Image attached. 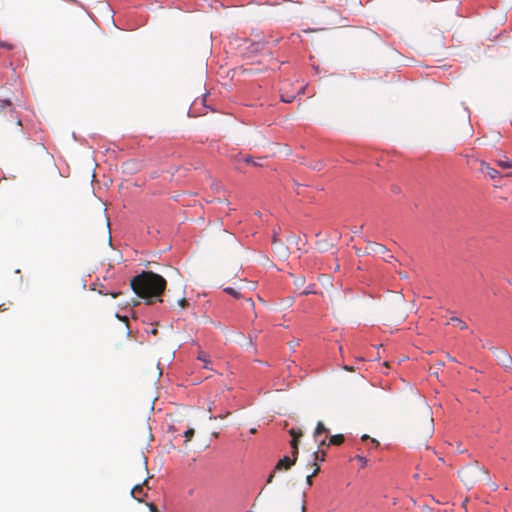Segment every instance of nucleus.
<instances>
[{
    "mask_svg": "<svg viewBox=\"0 0 512 512\" xmlns=\"http://www.w3.org/2000/svg\"><path fill=\"white\" fill-rule=\"evenodd\" d=\"M133 292L140 298L145 299L147 304H153L156 299L159 302L164 293L167 282L164 277L152 271H142L130 280Z\"/></svg>",
    "mask_w": 512,
    "mask_h": 512,
    "instance_id": "f257e3e1",
    "label": "nucleus"
},
{
    "mask_svg": "<svg viewBox=\"0 0 512 512\" xmlns=\"http://www.w3.org/2000/svg\"><path fill=\"white\" fill-rule=\"evenodd\" d=\"M458 475L467 488H472L482 480H489L488 470L481 466L478 461H474L458 471Z\"/></svg>",
    "mask_w": 512,
    "mask_h": 512,
    "instance_id": "f03ea898",
    "label": "nucleus"
},
{
    "mask_svg": "<svg viewBox=\"0 0 512 512\" xmlns=\"http://www.w3.org/2000/svg\"><path fill=\"white\" fill-rule=\"evenodd\" d=\"M0 113L7 116V121L15 122L17 126H21V119L16 113L13 103L9 99L0 100Z\"/></svg>",
    "mask_w": 512,
    "mask_h": 512,
    "instance_id": "7ed1b4c3",
    "label": "nucleus"
},
{
    "mask_svg": "<svg viewBox=\"0 0 512 512\" xmlns=\"http://www.w3.org/2000/svg\"><path fill=\"white\" fill-rule=\"evenodd\" d=\"M496 357L506 370L512 372V357L506 350H497Z\"/></svg>",
    "mask_w": 512,
    "mask_h": 512,
    "instance_id": "20e7f679",
    "label": "nucleus"
},
{
    "mask_svg": "<svg viewBox=\"0 0 512 512\" xmlns=\"http://www.w3.org/2000/svg\"><path fill=\"white\" fill-rule=\"evenodd\" d=\"M479 162H480V166H481L480 171L487 173L491 179L495 180V179H500L502 177V175L499 173V171L490 167V165L486 161L480 160Z\"/></svg>",
    "mask_w": 512,
    "mask_h": 512,
    "instance_id": "39448f33",
    "label": "nucleus"
},
{
    "mask_svg": "<svg viewBox=\"0 0 512 512\" xmlns=\"http://www.w3.org/2000/svg\"><path fill=\"white\" fill-rule=\"evenodd\" d=\"M296 461L297 459H295V456H292V458L285 456L277 462L275 470H288L296 463Z\"/></svg>",
    "mask_w": 512,
    "mask_h": 512,
    "instance_id": "423d86ee",
    "label": "nucleus"
},
{
    "mask_svg": "<svg viewBox=\"0 0 512 512\" xmlns=\"http://www.w3.org/2000/svg\"><path fill=\"white\" fill-rule=\"evenodd\" d=\"M148 479H145L143 483L137 484L133 487L131 490V495L138 500L139 502H142L141 496H145L146 494L143 492V487L148 485Z\"/></svg>",
    "mask_w": 512,
    "mask_h": 512,
    "instance_id": "0eeeda50",
    "label": "nucleus"
},
{
    "mask_svg": "<svg viewBox=\"0 0 512 512\" xmlns=\"http://www.w3.org/2000/svg\"><path fill=\"white\" fill-rule=\"evenodd\" d=\"M329 433V429L323 422L319 421L313 433L314 440H319L320 436H329Z\"/></svg>",
    "mask_w": 512,
    "mask_h": 512,
    "instance_id": "6e6552de",
    "label": "nucleus"
},
{
    "mask_svg": "<svg viewBox=\"0 0 512 512\" xmlns=\"http://www.w3.org/2000/svg\"><path fill=\"white\" fill-rule=\"evenodd\" d=\"M326 451L325 449H317L313 452L312 458H313V466L315 467V463L318 464V461L322 462L325 460Z\"/></svg>",
    "mask_w": 512,
    "mask_h": 512,
    "instance_id": "1a4fd4ad",
    "label": "nucleus"
},
{
    "mask_svg": "<svg viewBox=\"0 0 512 512\" xmlns=\"http://www.w3.org/2000/svg\"><path fill=\"white\" fill-rule=\"evenodd\" d=\"M369 245H370L371 251L376 254H385L388 252L387 248L382 244H379L376 242H369Z\"/></svg>",
    "mask_w": 512,
    "mask_h": 512,
    "instance_id": "9d476101",
    "label": "nucleus"
},
{
    "mask_svg": "<svg viewBox=\"0 0 512 512\" xmlns=\"http://www.w3.org/2000/svg\"><path fill=\"white\" fill-rule=\"evenodd\" d=\"M495 163L502 169L512 168V161H510L507 157H504V159L495 160Z\"/></svg>",
    "mask_w": 512,
    "mask_h": 512,
    "instance_id": "9b49d317",
    "label": "nucleus"
},
{
    "mask_svg": "<svg viewBox=\"0 0 512 512\" xmlns=\"http://www.w3.org/2000/svg\"><path fill=\"white\" fill-rule=\"evenodd\" d=\"M344 442V436L342 434L333 435L329 439L330 445H341Z\"/></svg>",
    "mask_w": 512,
    "mask_h": 512,
    "instance_id": "f8f14e48",
    "label": "nucleus"
},
{
    "mask_svg": "<svg viewBox=\"0 0 512 512\" xmlns=\"http://www.w3.org/2000/svg\"><path fill=\"white\" fill-rule=\"evenodd\" d=\"M272 244H273L274 249L280 254V256H283V257L287 256V252H286V249L284 248L283 244L278 243L275 239L273 240Z\"/></svg>",
    "mask_w": 512,
    "mask_h": 512,
    "instance_id": "ddd939ff",
    "label": "nucleus"
},
{
    "mask_svg": "<svg viewBox=\"0 0 512 512\" xmlns=\"http://www.w3.org/2000/svg\"><path fill=\"white\" fill-rule=\"evenodd\" d=\"M197 358L204 363V368H206V369L210 368L209 367L210 360H209V356L207 353L201 351V352H199Z\"/></svg>",
    "mask_w": 512,
    "mask_h": 512,
    "instance_id": "4468645a",
    "label": "nucleus"
},
{
    "mask_svg": "<svg viewBox=\"0 0 512 512\" xmlns=\"http://www.w3.org/2000/svg\"><path fill=\"white\" fill-rule=\"evenodd\" d=\"M328 436H320L319 440H315L318 443V449H325L330 446L327 442Z\"/></svg>",
    "mask_w": 512,
    "mask_h": 512,
    "instance_id": "2eb2a0df",
    "label": "nucleus"
},
{
    "mask_svg": "<svg viewBox=\"0 0 512 512\" xmlns=\"http://www.w3.org/2000/svg\"><path fill=\"white\" fill-rule=\"evenodd\" d=\"M319 472H320V466H319V464H316V463H315V468H314V470H313L312 474H310V475H308V476L306 477V482H307V484H308L309 486H311V485H312V483H313V482H312V478H313L314 476H316Z\"/></svg>",
    "mask_w": 512,
    "mask_h": 512,
    "instance_id": "dca6fc26",
    "label": "nucleus"
},
{
    "mask_svg": "<svg viewBox=\"0 0 512 512\" xmlns=\"http://www.w3.org/2000/svg\"><path fill=\"white\" fill-rule=\"evenodd\" d=\"M291 448H292V456H295V459L298 458V440L292 439L290 442Z\"/></svg>",
    "mask_w": 512,
    "mask_h": 512,
    "instance_id": "f3484780",
    "label": "nucleus"
},
{
    "mask_svg": "<svg viewBox=\"0 0 512 512\" xmlns=\"http://www.w3.org/2000/svg\"><path fill=\"white\" fill-rule=\"evenodd\" d=\"M224 291H225L227 294L231 295L232 297H234V298H236V299H238V298H240V297H241L240 292H239V291H237L236 289L232 288V287H227V288H225V289H224Z\"/></svg>",
    "mask_w": 512,
    "mask_h": 512,
    "instance_id": "a211bd4d",
    "label": "nucleus"
},
{
    "mask_svg": "<svg viewBox=\"0 0 512 512\" xmlns=\"http://www.w3.org/2000/svg\"><path fill=\"white\" fill-rule=\"evenodd\" d=\"M450 321L457 323V325L460 326L461 330H466L467 329V324L465 322H463L461 319H459L458 317H451Z\"/></svg>",
    "mask_w": 512,
    "mask_h": 512,
    "instance_id": "6ab92c4d",
    "label": "nucleus"
},
{
    "mask_svg": "<svg viewBox=\"0 0 512 512\" xmlns=\"http://www.w3.org/2000/svg\"><path fill=\"white\" fill-rule=\"evenodd\" d=\"M0 47L5 48L7 50H13L16 48V45L7 41H0Z\"/></svg>",
    "mask_w": 512,
    "mask_h": 512,
    "instance_id": "aec40b11",
    "label": "nucleus"
},
{
    "mask_svg": "<svg viewBox=\"0 0 512 512\" xmlns=\"http://www.w3.org/2000/svg\"><path fill=\"white\" fill-rule=\"evenodd\" d=\"M195 434V430L193 428H189L184 432V437L186 438V442L190 441Z\"/></svg>",
    "mask_w": 512,
    "mask_h": 512,
    "instance_id": "412c9836",
    "label": "nucleus"
},
{
    "mask_svg": "<svg viewBox=\"0 0 512 512\" xmlns=\"http://www.w3.org/2000/svg\"><path fill=\"white\" fill-rule=\"evenodd\" d=\"M290 435L292 436V439H296L298 440L301 436H302V431L301 430H296L294 428H292L290 431H289Z\"/></svg>",
    "mask_w": 512,
    "mask_h": 512,
    "instance_id": "4be33fe9",
    "label": "nucleus"
},
{
    "mask_svg": "<svg viewBox=\"0 0 512 512\" xmlns=\"http://www.w3.org/2000/svg\"><path fill=\"white\" fill-rule=\"evenodd\" d=\"M178 304L181 308L185 309L189 306V303L187 301L186 298H181L179 301H178Z\"/></svg>",
    "mask_w": 512,
    "mask_h": 512,
    "instance_id": "5701e85b",
    "label": "nucleus"
},
{
    "mask_svg": "<svg viewBox=\"0 0 512 512\" xmlns=\"http://www.w3.org/2000/svg\"><path fill=\"white\" fill-rule=\"evenodd\" d=\"M229 415H230V412L227 411L225 413L219 414L218 416H210V419H217V418L224 419V418L228 417Z\"/></svg>",
    "mask_w": 512,
    "mask_h": 512,
    "instance_id": "b1692460",
    "label": "nucleus"
},
{
    "mask_svg": "<svg viewBox=\"0 0 512 512\" xmlns=\"http://www.w3.org/2000/svg\"><path fill=\"white\" fill-rule=\"evenodd\" d=\"M146 505L151 512H159L157 506L154 503H147Z\"/></svg>",
    "mask_w": 512,
    "mask_h": 512,
    "instance_id": "393cba45",
    "label": "nucleus"
},
{
    "mask_svg": "<svg viewBox=\"0 0 512 512\" xmlns=\"http://www.w3.org/2000/svg\"><path fill=\"white\" fill-rule=\"evenodd\" d=\"M356 458L362 463L363 466L366 465L367 459L365 457L358 455Z\"/></svg>",
    "mask_w": 512,
    "mask_h": 512,
    "instance_id": "a878e982",
    "label": "nucleus"
},
{
    "mask_svg": "<svg viewBox=\"0 0 512 512\" xmlns=\"http://www.w3.org/2000/svg\"><path fill=\"white\" fill-rule=\"evenodd\" d=\"M304 283V278H298L295 280V284L297 286L302 285Z\"/></svg>",
    "mask_w": 512,
    "mask_h": 512,
    "instance_id": "bb28decb",
    "label": "nucleus"
},
{
    "mask_svg": "<svg viewBox=\"0 0 512 512\" xmlns=\"http://www.w3.org/2000/svg\"><path fill=\"white\" fill-rule=\"evenodd\" d=\"M289 344H290V347L294 349L296 346L299 345V341L295 340V341L290 342Z\"/></svg>",
    "mask_w": 512,
    "mask_h": 512,
    "instance_id": "cd10ccee",
    "label": "nucleus"
},
{
    "mask_svg": "<svg viewBox=\"0 0 512 512\" xmlns=\"http://www.w3.org/2000/svg\"><path fill=\"white\" fill-rule=\"evenodd\" d=\"M8 309H9V307H8V306H6V304H5V303H3V304H1V305H0V311H1V312H4V311H6V310H8Z\"/></svg>",
    "mask_w": 512,
    "mask_h": 512,
    "instance_id": "c85d7f7f",
    "label": "nucleus"
},
{
    "mask_svg": "<svg viewBox=\"0 0 512 512\" xmlns=\"http://www.w3.org/2000/svg\"><path fill=\"white\" fill-rule=\"evenodd\" d=\"M244 161H245L246 163H248V164L253 163L254 165H258L257 163L253 162V161H252V159H251L250 157H245V158H244Z\"/></svg>",
    "mask_w": 512,
    "mask_h": 512,
    "instance_id": "c756f323",
    "label": "nucleus"
},
{
    "mask_svg": "<svg viewBox=\"0 0 512 512\" xmlns=\"http://www.w3.org/2000/svg\"><path fill=\"white\" fill-rule=\"evenodd\" d=\"M273 477H274V472H273V473H271V474L269 475V477H268V479H267V483H268V484L272 482Z\"/></svg>",
    "mask_w": 512,
    "mask_h": 512,
    "instance_id": "7c9ffc66",
    "label": "nucleus"
},
{
    "mask_svg": "<svg viewBox=\"0 0 512 512\" xmlns=\"http://www.w3.org/2000/svg\"><path fill=\"white\" fill-rule=\"evenodd\" d=\"M392 258H393V256L389 254L388 256H386V257L384 258V260H385L386 262H390V260H391Z\"/></svg>",
    "mask_w": 512,
    "mask_h": 512,
    "instance_id": "2f4dec72",
    "label": "nucleus"
},
{
    "mask_svg": "<svg viewBox=\"0 0 512 512\" xmlns=\"http://www.w3.org/2000/svg\"><path fill=\"white\" fill-rule=\"evenodd\" d=\"M310 293H313V291H312V290H310V289L304 290V291L302 292V294H304V295H308V294H310Z\"/></svg>",
    "mask_w": 512,
    "mask_h": 512,
    "instance_id": "473e14b6",
    "label": "nucleus"
},
{
    "mask_svg": "<svg viewBox=\"0 0 512 512\" xmlns=\"http://www.w3.org/2000/svg\"><path fill=\"white\" fill-rule=\"evenodd\" d=\"M371 443L374 444L376 447L379 445V442L375 439H370Z\"/></svg>",
    "mask_w": 512,
    "mask_h": 512,
    "instance_id": "72a5a7b5",
    "label": "nucleus"
},
{
    "mask_svg": "<svg viewBox=\"0 0 512 512\" xmlns=\"http://www.w3.org/2000/svg\"><path fill=\"white\" fill-rule=\"evenodd\" d=\"M301 511H302V512H306V505H305V501H303V504H302V507H301Z\"/></svg>",
    "mask_w": 512,
    "mask_h": 512,
    "instance_id": "f704fd0d",
    "label": "nucleus"
},
{
    "mask_svg": "<svg viewBox=\"0 0 512 512\" xmlns=\"http://www.w3.org/2000/svg\"><path fill=\"white\" fill-rule=\"evenodd\" d=\"M121 293L120 292H116V293H112V297L113 298H117Z\"/></svg>",
    "mask_w": 512,
    "mask_h": 512,
    "instance_id": "c9c22d12",
    "label": "nucleus"
},
{
    "mask_svg": "<svg viewBox=\"0 0 512 512\" xmlns=\"http://www.w3.org/2000/svg\"><path fill=\"white\" fill-rule=\"evenodd\" d=\"M361 439H362V441H366V440L370 439V437L368 435H363Z\"/></svg>",
    "mask_w": 512,
    "mask_h": 512,
    "instance_id": "e433bc0d",
    "label": "nucleus"
},
{
    "mask_svg": "<svg viewBox=\"0 0 512 512\" xmlns=\"http://www.w3.org/2000/svg\"><path fill=\"white\" fill-rule=\"evenodd\" d=\"M247 301L250 303L251 307H252V308H254V302H253V300H252L251 298H249Z\"/></svg>",
    "mask_w": 512,
    "mask_h": 512,
    "instance_id": "4c0bfd02",
    "label": "nucleus"
},
{
    "mask_svg": "<svg viewBox=\"0 0 512 512\" xmlns=\"http://www.w3.org/2000/svg\"><path fill=\"white\" fill-rule=\"evenodd\" d=\"M447 358H448L450 361H455V358L451 357L449 354L447 355Z\"/></svg>",
    "mask_w": 512,
    "mask_h": 512,
    "instance_id": "58836bf2",
    "label": "nucleus"
},
{
    "mask_svg": "<svg viewBox=\"0 0 512 512\" xmlns=\"http://www.w3.org/2000/svg\"><path fill=\"white\" fill-rule=\"evenodd\" d=\"M282 100H283L284 102H287V103H289V102H291V101H292L291 99H284V98H282Z\"/></svg>",
    "mask_w": 512,
    "mask_h": 512,
    "instance_id": "ea45409f",
    "label": "nucleus"
},
{
    "mask_svg": "<svg viewBox=\"0 0 512 512\" xmlns=\"http://www.w3.org/2000/svg\"><path fill=\"white\" fill-rule=\"evenodd\" d=\"M151 333L156 334L157 333V329H152Z\"/></svg>",
    "mask_w": 512,
    "mask_h": 512,
    "instance_id": "a19ab883",
    "label": "nucleus"
},
{
    "mask_svg": "<svg viewBox=\"0 0 512 512\" xmlns=\"http://www.w3.org/2000/svg\"><path fill=\"white\" fill-rule=\"evenodd\" d=\"M345 369H346L347 371H352V368H350V367H348V366H345Z\"/></svg>",
    "mask_w": 512,
    "mask_h": 512,
    "instance_id": "79ce46f5",
    "label": "nucleus"
},
{
    "mask_svg": "<svg viewBox=\"0 0 512 512\" xmlns=\"http://www.w3.org/2000/svg\"><path fill=\"white\" fill-rule=\"evenodd\" d=\"M444 365V363L440 362L438 363V366L442 367Z\"/></svg>",
    "mask_w": 512,
    "mask_h": 512,
    "instance_id": "37998d69",
    "label": "nucleus"
},
{
    "mask_svg": "<svg viewBox=\"0 0 512 512\" xmlns=\"http://www.w3.org/2000/svg\"><path fill=\"white\" fill-rule=\"evenodd\" d=\"M250 432H251V433H255V432H256V429H254V428H253V429H251V431H250Z\"/></svg>",
    "mask_w": 512,
    "mask_h": 512,
    "instance_id": "c03bdc74",
    "label": "nucleus"
},
{
    "mask_svg": "<svg viewBox=\"0 0 512 512\" xmlns=\"http://www.w3.org/2000/svg\"><path fill=\"white\" fill-rule=\"evenodd\" d=\"M505 176H506V177H510V176H512V174H511V173H509V174H506Z\"/></svg>",
    "mask_w": 512,
    "mask_h": 512,
    "instance_id": "a18cd8bd",
    "label": "nucleus"
}]
</instances>
